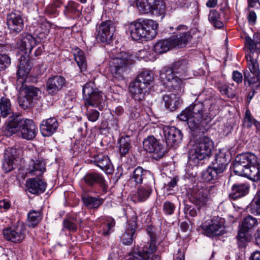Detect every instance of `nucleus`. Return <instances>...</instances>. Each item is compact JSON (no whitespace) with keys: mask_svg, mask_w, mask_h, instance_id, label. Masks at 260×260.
<instances>
[{"mask_svg":"<svg viewBox=\"0 0 260 260\" xmlns=\"http://www.w3.org/2000/svg\"><path fill=\"white\" fill-rule=\"evenodd\" d=\"M31 69L28 60L22 57L20 65L18 68L17 75L16 88L19 91L18 103L20 106L23 109L30 108L34 100L37 96L39 89L34 86H27L25 85V79L28 75Z\"/></svg>","mask_w":260,"mask_h":260,"instance_id":"1","label":"nucleus"},{"mask_svg":"<svg viewBox=\"0 0 260 260\" xmlns=\"http://www.w3.org/2000/svg\"><path fill=\"white\" fill-rule=\"evenodd\" d=\"M234 172L253 181L260 180V165L258 157L248 152L238 155L233 164Z\"/></svg>","mask_w":260,"mask_h":260,"instance_id":"2","label":"nucleus"},{"mask_svg":"<svg viewBox=\"0 0 260 260\" xmlns=\"http://www.w3.org/2000/svg\"><path fill=\"white\" fill-rule=\"evenodd\" d=\"M3 132L7 137L20 132L23 138L32 140L37 135L38 129L32 120L24 119L15 113L9 117L8 123L3 127Z\"/></svg>","mask_w":260,"mask_h":260,"instance_id":"3","label":"nucleus"},{"mask_svg":"<svg viewBox=\"0 0 260 260\" xmlns=\"http://www.w3.org/2000/svg\"><path fill=\"white\" fill-rule=\"evenodd\" d=\"M158 24L152 19L139 18L129 24L126 33L132 39L138 41L142 39L152 40L157 35Z\"/></svg>","mask_w":260,"mask_h":260,"instance_id":"4","label":"nucleus"},{"mask_svg":"<svg viewBox=\"0 0 260 260\" xmlns=\"http://www.w3.org/2000/svg\"><path fill=\"white\" fill-rule=\"evenodd\" d=\"M187 29L188 27L185 25L178 26L177 29L179 31L168 39L158 41L154 45V51L157 53L162 54L174 47H185L192 38L190 32L187 31Z\"/></svg>","mask_w":260,"mask_h":260,"instance_id":"5","label":"nucleus"},{"mask_svg":"<svg viewBox=\"0 0 260 260\" xmlns=\"http://www.w3.org/2000/svg\"><path fill=\"white\" fill-rule=\"evenodd\" d=\"M214 148L213 141L208 137L201 136L196 140L193 148L189 151L188 159L194 164L210 157Z\"/></svg>","mask_w":260,"mask_h":260,"instance_id":"6","label":"nucleus"},{"mask_svg":"<svg viewBox=\"0 0 260 260\" xmlns=\"http://www.w3.org/2000/svg\"><path fill=\"white\" fill-rule=\"evenodd\" d=\"M153 80V75L149 71H145L139 74L135 81L131 83L129 88L133 99L139 102L143 100Z\"/></svg>","mask_w":260,"mask_h":260,"instance_id":"7","label":"nucleus"},{"mask_svg":"<svg viewBox=\"0 0 260 260\" xmlns=\"http://www.w3.org/2000/svg\"><path fill=\"white\" fill-rule=\"evenodd\" d=\"M132 60L131 55L124 51L113 53L110 61V71L113 78L124 79V73L129 70Z\"/></svg>","mask_w":260,"mask_h":260,"instance_id":"8","label":"nucleus"},{"mask_svg":"<svg viewBox=\"0 0 260 260\" xmlns=\"http://www.w3.org/2000/svg\"><path fill=\"white\" fill-rule=\"evenodd\" d=\"M83 94L86 107H98L101 111L104 108L105 103L103 93L95 87L94 83L90 82L83 86Z\"/></svg>","mask_w":260,"mask_h":260,"instance_id":"9","label":"nucleus"},{"mask_svg":"<svg viewBox=\"0 0 260 260\" xmlns=\"http://www.w3.org/2000/svg\"><path fill=\"white\" fill-rule=\"evenodd\" d=\"M136 5L141 13L164 16L166 5L164 0H137Z\"/></svg>","mask_w":260,"mask_h":260,"instance_id":"10","label":"nucleus"},{"mask_svg":"<svg viewBox=\"0 0 260 260\" xmlns=\"http://www.w3.org/2000/svg\"><path fill=\"white\" fill-rule=\"evenodd\" d=\"M247 66L250 72H244L245 82H248L249 86L258 87L260 86V71L256 58H254L251 54L246 56Z\"/></svg>","mask_w":260,"mask_h":260,"instance_id":"11","label":"nucleus"},{"mask_svg":"<svg viewBox=\"0 0 260 260\" xmlns=\"http://www.w3.org/2000/svg\"><path fill=\"white\" fill-rule=\"evenodd\" d=\"M115 29L116 23L113 19L102 21L96 26V40L110 44L113 40Z\"/></svg>","mask_w":260,"mask_h":260,"instance_id":"12","label":"nucleus"},{"mask_svg":"<svg viewBox=\"0 0 260 260\" xmlns=\"http://www.w3.org/2000/svg\"><path fill=\"white\" fill-rule=\"evenodd\" d=\"M157 248L156 240H149L142 250L134 252L128 260H161L159 255L154 254Z\"/></svg>","mask_w":260,"mask_h":260,"instance_id":"13","label":"nucleus"},{"mask_svg":"<svg viewBox=\"0 0 260 260\" xmlns=\"http://www.w3.org/2000/svg\"><path fill=\"white\" fill-rule=\"evenodd\" d=\"M201 228L204 234L208 237L219 236L224 231V219L219 217H214L210 221L204 222Z\"/></svg>","mask_w":260,"mask_h":260,"instance_id":"14","label":"nucleus"},{"mask_svg":"<svg viewBox=\"0 0 260 260\" xmlns=\"http://www.w3.org/2000/svg\"><path fill=\"white\" fill-rule=\"evenodd\" d=\"M188 61L186 59H180L174 61L170 66L165 67L161 71L166 72L167 75L165 78H172V74L183 77L184 79H187L188 74Z\"/></svg>","mask_w":260,"mask_h":260,"instance_id":"15","label":"nucleus"},{"mask_svg":"<svg viewBox=\"0 0 260 260\" xmlns=\"http://www.w3.org/2000/svg\"><path fill=\"white\" fill-rule=\"evenodd\" d=\"M25 225L20 222L3 230V236L5 239L13 243H20L25 237Z\"/></svg>","mask_w":260,"mask_h":260,"instance_id":"16","label":"nucleus"},{"mask_svg":"<svg viewBox=\"0 0 260 260\" xmlns=\"http://www.w3.org/2000/svg\"><path fill=\"white\" fill-rule=\"evenodd\" d=\"M209 192L207 188H201L198 189H194L191 192L189 200L197 207L198 211H200L201 208L206 207L210 201Z\"/></svg>","mask_w":260,"mask_h":260,"instance_id":"17","label":"nucleus"},{"mask_svg":"<svg viewBox=\"0 0 260 260\" xmlns=\"http://www.w3.org/2000/svg\"><path fill=\"white\" fill-rule=\"evenodd\" d=\"M7 24L10 33L17 34L24 27L22 16L19 11L12 12L7 15Z\"/></svg>","mask_w":260,"mask_h":260,"instance_id":"18","label":"nucleus"},{"mask_svg":"<svg viewBox=\"0 0 260 260\" xmlns=\"http://www.w3.org/2000/svg\"><path fill=\"white\" fill-rule=\"evenodd\" d=\"M204 105L203 103L199 101H195L189 106L178 115L179 120L185 121L189 116H197V118L204 117Z\"/></svg>","mask_w":260,"mask_h":260,"instance_id":"19","label":"nucleus"},{"mask_svg":"<svg viewBox=\"0 0 260 260\" xmlns=\"http://www.w3.org/2000/svg\"><path fill=\"white\" fill-rule=\"evenodd\" d=\"M130 180L136 184H153V177L149 171L144 169L141 167H138L133 171Z\"/></svg>","mask_w":260,"mask_h":260,"instance_id":"20","label":"nucleus"},{"mask_svg":"<svg viewBox=\"0 0 260 260\" xmlns=\"http://www.w3.org/2000/svg\"><path fill=\"white\" fill-rule=\"evenodd\" d=\"M39 42V41H38L37 38H34L30 34H26L22 37V38L18 43V47L22 51H24V55H22L20 58V62L22 57H24L27 60H28L29 64L31 68L30 60L28 58V56L31 53L32 48ZM20 65V64L19 66Z\"/></svg>","mask_w":260,"mask_h":260,"instance_id":"21","label":"nucleus"},{"mask_svg":"<svg viewBox=\"0 0 260 260\" xmlns=\"http://www.w3.org/2000/svg\"><path fill=\"white\" fill-rule=\"evenodd\" d=\"M164 137L168 147L171 148L179 144L182 139L181 131L174 126L164 128Z\"/></svg>","mask_w":260,"mask_h":260,"instance_id":"22","label":"nucleus"},{"mask_svg":"<svg viewBox=\"0 0 260 260\" xmlns=\"http://www.w3.org/2000/svg\"><path fill=\"white\" fill-rule=\"evenodd\" d=\"M185 121H187L188 126L193 133V135L205 133L207 131L206 127L207 122L205 119H204V117L197 118V116H189Z\"/></svg>","mask_w":260,"mask_h":260,"instance_id":"23","label":"nucleus"},{"mask_svg":"<svg viewBox=\"0 0 260 260\" xmlns=\"http://www.w3.org/2000/svg\"><path fill=\"white\" fill-rule=\"evenodd\" d=\"M143 147L147 152L155 153L159 157L162 156L165 152L162 145L153 136L144 139Z\"/></svg>","mask_w":260,"mask_h":260,"instance_id":"24","label":"nucleus"},{"mask_svg":"<svg viewBox=\"0 0 260 260\" xmlns=\"http://www.w3.org/2000/svg\"><path fill=\"white\" fill-rule=\"evenodd\" d=\"M166 75V72L160 71V79L163 84L174 90L181 92L182 89L184 87V81L185 79H184L183 77H180L174 74H172V78L169 79V77H167L166 79L165 78L164 79V75Z\"/></svg>","mask_w":260,"mask_h":260,"instance_id":"25","label":"nucleus"},{"mask_svg":"<svg viewBox=\"0 0 260 260\" xmlns=\"http://www.w3.org/2000/svg\"><path fill=\"white\" fill-rule=\"evenodd\" d=\"M66 79L60 76H53L49 78L46 83V90L49 94H55L64 86Z\"/></svg>","mask_w":260,"mask_h":260,"instance_id":"26","label":"nucleus"},{"mask_svg":"<svg viewBox=\"0 0 260 260\" xmlns=\"http://www.w3.org/2000/svg\"><path fill=\"white\" fill-rule=\"evenodd\" d=\"M58 127V121L54 117L43 120L40 125L41 133L44 137L52 136L56 132Z\"/></svg>","mask_w":260,"mask_h":260,"instance_id":"27","label":"nucleus"},{"mask_svg":"<svg viewBox=\"0 0 260 260\" xmlns=\"http://www.w3.org/2000/svg\"><path fill=\"white\" fill-rule=\"evenodd\" d=\"M84 182L89 186H94L95 184L99 185L104 191L107 190L106 181L104 176L96 172H92L86 174L83 178Z\"/></svg>","mask_w":260,"mask_h":260,"instance_id":"28","label":"nucleus"},{"mask_svg":"<svg viewBox=\"0 0 260 260\" xmlns=\"http://www.w3.org/2000/svg\"><path fill=\"white\" fill-rule=\"evenodd\" d=\"M28 191L34 194L44 192L46 189V183L40 178H30L26 183Z\"/></svg>","mask_w":260,"mask_h":260,"instance_id":"29","label":"nucleus"},{"mask_svg":"<svg viewBox=\"0 0 260 260\" xmlns=\"http://www.w3.org/2000/svg\"><path fill=\"white\" fill-rule=\"evenodd\" d=\"M16 153L15 150L12 149L7 150L4 153L3 169L5 172H9L13 170L17 157Z\"/></svg>","mask_w":260,"mask_h":260,"instance_id":"30","label":"nucleus"},{"mask_svg":"<svg viewBox=\"0 0 260 260\" xmlns=\"http://www.w3.org/2000/svg\"><path fill=\"white\" fill-rule=\"evenodd\" d=\"M229 162L225 152L219 151L212 161V167L220 174L223 172Z\"/></svg>","mask_w":260,"mask_h":260,"instance_id":"31","label":"nucleus"},{"mask_svg":"<svg viewBox=\"0 0 260 260\" xmlns=\"http://www.w3.org/2000/svg\"><path fill=\"white\" fill-rule=\"evenodd\" d=\"M249 187L246 183H235L232 186L231 191L229 197L233 200H236L245 196L248 193Z\"/></svg>","mask_w":260,"mask_h":260,"instance_id":"32","label":"nucleus"},{"mask_svg":"<svg viewBox=\"0 0 260 260\" xmlns=\"http://www.w3.org/2000/svg\"><path fill=\"white\" fill-rule=\"evenodd\" d=\"M45 166L43 160L31 159L27 169V173L31 176H40L46 171Z\"/></svg>","mask_w":260,"mask_h":260,"instance_id":"33","label":"nucleus"},{"mask_svg":"<svg viewBox=\"0 0 260 260\" xmlns=\"http://www.w3.org/2000/svg\"><path fill=\"white\" fill-rule=\"evenodd\" d=\"M64 15L68 18H76L79 17L81 14V8L78 3L70 2L65 6Z\"/></svg>","mask_w":260,"mask_h":260,"instance_id":"34","label":"nucleus"},{"mask_svg":"<svg viewBox=\"0 0 260 260\" xmlns=\"http://www.w3.org/2000/svg\"><path fill=\"white\" fill-rule=\"evenodd\" d=\"M163 101L166 108L171 111L175 110L180 104L179 96L174 93L165 94Z\"/></svg>","mask_w":260,"mask_h":260,"instance_id":"35","label":"nucleus"},{"mask_svg":"<svg viewBox=\"0 0 260 260\" xmlns=\"http://www.w3.org/2000/svg\"><path fill=\"white\" fill-rule=\"evenodd\" d=\"M72 52L81 72L85 71L87 65L86 58L84 52L78 47H75L73 48Z\"/></svg>","mask_w":260,"mask_h":260,"instance_id":"36","label":"nucleus"},{"mask_svg":"<svg viewBox=\"0 0 260 260\" xmlns=\"http://www.w3.org/2000/svg\"><path fill=\"white\" fill-rule=\"evenodd\" d=\"M245 43L250 53L257 52L260 53V34H254L253 39L246 37Z\"/></svg>","mask_w":260,"mask_h":260,"instance_id":"37","label":"nucleus"},{"mask_svg":"<svg viewBox=\"0 0 260 260\" xmlns=\"http://www.w3.org/2000/svg\"><path fill=\"white\" fill-rule=\"evenodd\" d=\"M94 163L101 169L107 171L112 169V165L110 159L107 155L99 154L95 158Z\"/></svg>","mask_w":260,"mask_h":260,"instance_id":"38","label":"nucleus"},{"mask_svg":"<svg viewBox=\"0 0 260 260\" xmlns=\"http://www.w3.org/2000/svg\"><path fill=\"white\" fill-rule=\"evenodd\" d=\"M118 143L120 155L124 156L128 154L132 147L130 137L128 135L121 137L118 141Z\"/></svg>","mask_w":260,"mask_h":260,"instance_id":"39","label":"nucleus"},{"mask_svg":"<svg viewBox=\"0 0 260 260\" xmlns=\"http://www.w3.org/2000/svg\"><path fill=\"white\" fill-rule=\"evenodd\" d=\"M257 224L256 218L251 215H248L244 218L242 222L239 224V229L249 232Z\"/></svg>","mask_w":260,"mask_h":260,"instance_id":"40","label":"nucleus"},{"mask_svg":"<svg viewBox=\"0 0 260 260\" xmlns=\"http://www.w3.org/2000/svg\"><path fill=\"white\" fill-rule=\"evenodd\" d=\"M15 114L12 112L10 100L6 96L0 98V114L6 118L10 114Z\"/></svg>","mask_w":260,"mask_h":260,"instance_id":"41","label":"nucleus"},{"mask_svg":"<svg viewBox=\"0 0 260 260\" xmlns=\"http://www.w3.org/2000/svg\"><path fill=\"white\" fill-rule=\"evenodd\" d=\"M51 27V24L48 22H42L40 24L39 27L36 30V34L39 41L46 39Z\"/></svg>","mask_w":260,"mask_h":260,"instance_id":"42","label":"nucleus"},{"mask_svg":"<svg viewBox=\"0 0 260 260\" xmlns=\"http://www.w3.org/2000/svg\"><path fill=\"white\" fill-rule=\"evenodd\" d=\"M152 184H144V185L138 188L137 192V197L139 201H145L149 197L152 191Z\"/></svg>","mask_w":260,"mask_h":260,"instance_id":"43","label":"nucleus"},{"mask_svg":"<svg viewBox=\"0 0 260 260\" xmlns=\"http://www.w3.org/2000/svg\"><path fill=\"white\" fill-rule=\"evenodd\" d=\"M84 204L88 208H98L103 203L102 199L92 197L89 196H84L82 197Z\"/></svg>","mask_w":260,"mask_h":260,"instance_id":"44","label":"nucleus"},{"mask_svg":"<svg viewBox=\"0 0 260 260\" xmlns=\"http://www.w3.org/2000/svg\"><path fill=\"white\" fill-rule=\"evenodd\" d=\"M236 238L239 247L242 248L245 247L250 241L251 236L249 232L239 229Z\"/></svg>","mask_w":260,"mask_h":260,"instance_id":"45","label":"nucleus"},{"mask_svg":"<svg viewBox=\"0 0 260 260\" xmlns=\"http://www.w3.org/2000/svg\"><path fill=\"white\" fill-rule=\"evenodd\" d=\"M219 174L220 173L212 167H209L206 170L203 172L202 178L206 182L213 183L217 179Z\"/></svg>","mask_w":260,"mask_h":260,"instance_id":"46","label":"nucleus"},{"mask_svg":"<svg viewBox=\"0 0 260 260\" xmlns=\"http://www.w3.org/2000/svg\"><path fill=\"white\" fill-rule=\"evenodd\" d=\"M42 217L40 211H30L27 215V222L29 226L35 227L42 220Z\"/></svg>","mask_w":260,"mask_h":260,"instance_id":"47","label":"nucleus"},{"mask_svg":"<svg viewBox=\"0 0 260 260\" xmlns=\"http://www.w3.org/2000/svg\"><path fill=\"white\" fill-rule=\"evenodd\" d=\"M208 19L210 23L216 28H220L223 26V22L220 20L219 13L215 10H211Z\"/></svg>","mask_w":260,"mask_h":260,"instance_id":"48","label":"nucleus"},{"mask_svg":"<svg viewBox=\"0 0 260 260\" xmlns=\"http://www.w3.org/2000/svg\"><path fill=\"white\" fill-rule=\"evenodd\" d=\"M135 232L136 231L134 230L133 229L127 228L125 232L123 233L121 237L122 243L127 245H132L135 238L134 236Z\"/></svg>","mask_w":260,"mask_h":260,"instance_id":"49","label":"nucleus"},{"mask_svg":"<svg viewBox=\"0 0 260 260\" xmlns=\"http://www.w3.org/2000/svg\"><path fill=\"white\" fill-rule=\"evenodd\" d=\"M248 211L254 215H260V198L256 197L248 205Z\"/></svg>","mask_w":260,"mask_h":260,"instance_id":"50","label":"nucleus"},{"mask_svg":"<svg viewBox=\"0 0 260 260\" xmlns=\"http://www.w3.org/2000/svg\"><path fill=\"white\" fill-rule=\"evenodd\" d=\"M176 209L175 204L170 201H167L163 203L162 211L167 215H172Z\"/></svg>","mask_w":260,"mask_h":260,"instance_id":"51","label":"nucleus"},{"mask_svg":"<svg viewBox=\"0 0 260 260\" xmlns=\"http://www.w3.org/2000/svg\"><path fill=\"white\" fill-rule=\"evenodd\" d=\"M11 63V59L5 54H0V71L5 70Z\"/></svg>","mask_w":260,"mask_h":260,"instance_id":"52","label":"nucleus"},{"mask_svg":"<svg viewBox=\"0 0 260 260\" xmlns=\"http://www.w3.org/2000/svg\"><path fill=\"white\" fill-rule=\"evenodd\" d=\"M63 228L71 232H76L77 230L76 224L70 219H64L63 221Z\"/></svg>","mask_w":260,"mask_h":260,"instance_id":"53","label":"nucleus"},{"mask_svg":"<svg viewBox=\"0 0 260 260\" xmlns=\"http://www.w3.org/2000/svg\"><path fill=\"white\" fill-rule=\"evenodd\" d=\"M86 115L89 121L94 122L99 119L100 113L96 110L91 109L87 111Z\"/></svg>","mask_w":260,"mask_h":260,"instance_id":"54","label":"nucleus"},{"mask_svg":"<svg viewBox=\"0 0 260 260\" xmlns=\"http://www.w3.org/2000/svg\"><path fill=\"white\" fill-rule=\"evenodd\" d=\"M253 120L251 116L250 112L249 110H247L245 113L244 121L246 126L250 127L251 126L252 124L253 123Z\"/></svg>","mask_w":260,"mask_h":260,"instance_id":"55","label":"nucleus"},{"mask_svg":"<svg viewBox=\"0 0 260 260\" xmlns=\"http://www.w3.org/2000/svg\"><path fill=\"white\" fill-rule=\"evenodd\" d=\"M256 14L253 11H249L248 15L247 16V19L248 23L250 25H254L256 21Z\"/></svg>","mask_w":260,"mask_h":260,"instance_id":"56","label":"nucleus"},{"mask_svg":"<svg viewBox=\"0 0 260 260\" xmlns=\"http://www.w3.org/2000/svg\"><path fill=\"white\" fill-rule=\"evenodd\" d=\"M57 7H59V5L57 3H54L53 5H49L46 7L45 11L49 14H55L57 13L56 8Z\"/></svg>","mask_w":260,"mask_h":260,"instance_id":"57","label":"nucleus"},{"mask_svg":"<svg viewBox=\"0 0 260 260\" xmlns=\"http://www.w3.org/2000/svg\"><path fill=\"white\" fill-rule=\"evenodd\" d=\"M137 217L135 214L132 216L131 218L128 221V225H129V227L128 228L133 229L136 231V229L137 227Z\"/></svg>","mask_w":260,"mask_h":260,"instance_id":"58","label":"nucleus"},{"mask_svg":"<svg viewBox=\"0 0 260 260\" xmlns=\"http://www.w3.org/2000/svg\"><path fill=\"white\" fill-rule=\"evenodd\" d=\"M233 79L237 83H241L243 80L242 74L238 71H234L232 75Z\"/></svg>","mask_w":260,"mask_h":260,"instance_id":"59","label":"nucleus"},{"mask_svg":"<svg viewBox=\"0 0 260 260\" xmlns=\"http://www.w3.org/2000/svg\"><path fill=\"white\" fill-rule=\"evenodd\" d=\"M154 228L152 225H149L146 229L147 233L149 235L150 239L155 240V234L154 232Z\"/></svg>","mask_w":260,"mask_h":260,"instance_id":"60","label":"nucleus"},{"mask_svg":"<svg viewBox=\"0 0 260 260\" xmlns=\"http://www.w3.org/2000/svg\"><path fill=\"white\" fill-rule=\"evenodd\" d=\"M220 92L222 94L229 96V87L226 85H222L219 87Z\"/></svg>","mask_w":260,"mask_h":260,"instance_id":"61","label":"nucleus"},{"mask_svg":"<svg viewBox=\"0 0 260 260\" xmlns=\"http://www.w3.org/2000/svg\"><path fill=\"white\" fill-rule=\"evenodd\" d=\"M0 207L5 210H8L10 207V203L9 202L4 200L0 201Z\"/></svg>","mask_w":260,"mask_h":260,"instance_id":"62","label":"nucleus"},{"mask_svg":"<svg viewBox=\"0 0 260 260\" xmlns=\"http://www.w3.org/2000/svg\"><path fill=\"white\" fill-rule=\"evenodd\" d=\"M255 244L260 247V228L258 229L255 234Z\"/></svg>","mask_w":260,"mask_h":260,"instance_id":"63","label":"nucleus"},{"mask_svg":"<svg viewBox=\"0 0 260 260\" xmlns=\"http://www.w3.org/2000/svg\"><path fill=\"white\" fill-rule=\"evenodd\" d=\"M250 260H260V251H255L250 256Z\"/></svg>","mask_w":260,"mask_h":260,"instance_id":"64","label":"nucleus"}]
</instances>
